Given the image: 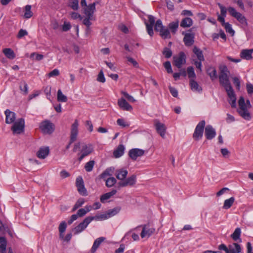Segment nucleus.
Here are the masks:
<instances>
[{
  "label": "nucleus",
  "instance_id": "obj_64",
  "mask_svg": "<svg viewBox=\"0 0 253 253\" xmlns=\"http://www.w3.org/2000/svg\"><path fill=\"white\" fill-rule=\"evenodd\" d=\"M246 86L248 93L249 94L253 93V84L251 83H247Z\"/></svg>",
  "mask_w": 253,
  "mask_h": 253
},
{
  "label": "nucleus",
  "instance_id": "obj_20",
  "mask_svg": "<svg viewBox=\"0 0 253 253\" xmlns=\"http://www.w3.org/2000/svg\"><path fill=\"white\" fill-rule=\"evenodd\" d=\"M226 91L229 98V102L231 107L233 108L236 107V98L232 87L230 89L226 90Z\"/></svg>",
  "mask_w": 253,
  "mask_h": 253
},
{
  "label": "nucleus",
  "instance_id": "obj_3",
  "mask_svg": "<svg viewBox=\"0 0 253 253\" xmlns=\"http://www.w3.org/2000/svg\"><path fill=\"white\" fill-rule=\"evenodd\" d=\"M239 109L238 112L240 115L244 119L249 121L251 119V115L248 110L249 109L246 104L245 99L243 97H240L239 101Z\"/></svg>",
  "mask_w": 253,
  "mask_h": 253
},
{
  "label": "nucleus",
  "instance_id": "obj_45",
  "mask_svg": "<svg viewBox=\"0 0 253 253\" xmlns=\"http://www.w3.org/2000/svg\"><path fill=\"white\" fill-rule=\"evenodd\" d=\"M94 20V17H91L89 18V16H86V17L83 20V24L86 26V30H89L90 26L91 25L90 20Z\"/></svg>",
  "mask_w": 253,
  "mask_h": 253
},
{
  "label": "nucleus",
  "instance_id": "obj_37",
  "mask_svg": "<svg viewBox=\"0 0 253 253\" xmlns=\"http://www.w3.org/2000/svg\"><path fill=\"white\" fill-rule=\"evenodd\" d=\"M6 241L4 237H0V253H6Z\"/></svg>",
  "mask_w": 253,
  "mask_h": 253
},
{
  "label": "nucleus",
  "instance_id": "obj_10",
  "mask_svg": "<svg viewBox=\"0 0 253 253\" xmlns=\"http://www.w3.org/2000/svg\"><path fill=\"white\" fill-rule=\"evenodd\" d=\"M173 64L177 68H180L185 63V56L183 52H181L177 55L174 56Z\"/></svg>",
  "mask_w": 253,
  "mask_h": 253
},
{
  "label": "nucleus",
  "instance_id": "obj_30",
  "mask_svg": "<svg viewBox=\"0 0 253 253\" xmlns=\"http://www.w3.org/2000/svg\"><path fill=\"white\" fill-rule=\"evenodd\" d=\"M193 24V20L189 17L183 18L180 22V26L183 28H188L191 27Z\"/></svg>",
  "mask_w": 253,
  "mask_h": 253
},
{
  "label": "nucleus",
  "instance_id": "obj_16",
  "mask_svg": "<svg viewBox=\"0 0 253 253\" xmlns=\"http://www.w3.org/2000/svg\"><path fill=\"white\" fill-rule=\"evenodd\" d=\"M155 17L152 15L148 16V23L145 22L147 31L148 34L150 36H152L154 34L153 27L155 23Z\"/></svg>",
  "mask_w": 253,
  "mask_h": 253
},
{
  "label": "nucleus",
  "instance_id": "obj_12",
  "mask_svg": "<svg viewBox=\"0 0 253 253\" xmlns=\"http://www.w3.org/2000/svg\"><path fill=\"white\" fill-rule=\"evenodd\" d=\"M145 153V151L138 148H133L129 150L128 155L133 160H136L138 157L143 156Z\"/></svg>",
  "mask_w": 253,
  "mask_h": 253
},
{
  "label": "nucleus",
  "instance_id": "obj_34",
  "mask_svg": "<svg viewBox=\"0 0 253 253\" xmlns=\"http://www.w3.org/2000/svg\"><path fill=\"white\" fill-rule=\"evenodd\" d=\"M160 35L163 39H169L170 38V34L169 30L166 27H164L161 30L159 31Z\"/></svg>",
  "mask_w": 253,
  "mask_h": 253
},
{
  "label": "nucleus",
  "instance_id": "obj_22",
  "mask_svg": "<svg viewBox=\"0 0 253 253\" xmlns=\"http://www.w3.org/2000/svg\"><path fill=\"white\" fill-rule=\"evenodd\" d=\"M253 53V49H243L240 53V57L247 60H251L253 57L252 54Z\"/></svg>",
  "mask_w": 253,
  "mask_h": 253
},
{
  "label": "nucleus",
  "instance_id": "obj_58",
  "mask_svg": "<svg viewBox=\"0 0 253 253\" xmlns=\"http://www.w3.org/2000/svg\"><path fill=\"white\" fill-rule=\"evenodd\" d=\"M217 4L220 9V15L223 16H226L227 9L226 8L225 6L222 5L221 4L218 3Z\"/></svg>",
  "mask_w": 253,
  "mask_h": 253
},
{
  "label": "nucleus",
  "instance_id": "obj_5",
  "mask_svg": "<svg viewBox=\"0 0 253 253\" xmlns=\"http://www.w3.org/2000/svg\"><path fill=\"white\" fill-rule=\"evenodd\" d=\"M228 11L229 14L235 18L241 24L244 26H247L248 23L246 17L240 12H237L234 8L229 7Z\"/></svg>",
  "mask_w": 253,
  "mask_h": 253
},
{
  "label": "nucleus",
  "instance_id": "obj_48",
  "mask_svg": "<svg viewBox=\"0 0 253 253\" xmlns=\"http://www.w3.org/2000/svg\"><path fill=\"white\" fill-rule=\"evenodd\" d=\"M111 170L110 169H107L103 172L100 175V178L103 179L104 180L107 178V177L111 176L112 174L110 173Z\"/></svg>",
  "mask_w": 253,
  "mask_h": 253
},
{
  "label": "nucleus",
  "instance_id": "obj_41",
  "mask_svg": "<svg viewBox=\"0 0 253 253\" xmlns=\"http://www.w3.org/2000/svg\"><path fill=\"white\" fill-rule=\"evenodd\" d=\"M31 6L27 5L25 7V13L24 16L25 18H30L33 16V12L31 11Z\"/></svg>",
  "mask_w": 253,
  "mask_h": 253
},
{
  "label": "nucleus",
  "instance_id": "obj_14",
  "mask_svg": "<svg viewBox=\"0 0 253 253\" xmlns=\"http://www.w3.org/2000/svg\"><path fill=\"white\" fill-rule=\"evenodd\" d=\"M78 126L79 124L78 121L75 120L71 126L70 135L71 143H73L77 139V137L78 134Z\"/></svg>",
  "mask_w": 253,
  "mask_h": 253
},
{
  "label": "nucleus",
  "instance_id": "obj_27",
  "mask_svg": "<svg viewBox=\"0 0 253 253\" xmlns=\"http://www.w3.org/2000/svg\"><path fill=\"white\" fill-rule=\"evenodd\" d=\"M117 193V190L115 189L112 190L111 192L106 193L104 194H103L100 197V201L104 203L106 202V201L110 199L112 196L114 195Z\"/></svg>",
  "mask_w": 253,
  "mask_h": 253
},
{
  "label": "nucleus",
  "instance_id": "obj_62",
  "mask_svg": "<svg viewBox=\"0 0 253 253\" xmlns=\"http://www.w3.org/2000/svg\"><path fill=\"white\" fill-rule=\"evenodd\" d=\"M169 89L170 92L171 93V94H172V95L173 97H176L177 96L178 92H177V90L175 88H173V87H171V86H169Z\"/></svg>",
  "mask_w": 253,
  "mask_h": 253
},
{
  "label": "nucleus",
  "instance_id": "obj_55",
  "mask_svg": "<svg viewBox=\"0 0 253 253\" xmlns=\"http://www.w3.org/2000/svg\"><path fill=\"white\" fill-rule=\"evenodd\" d=\"M226 30L227 32L229 33L232 35L234 34V31L232 29L231 25L229 23H225L224 25H223Z\"/></svg>",
  "mask_w": 253,
  "mask_h": 253
},
{
  "label": "nucleus",
  "instance_id": "obj_52",
  "mask_svg": "<svg viewBox=\"0 0 253 253\" xmlns=\"http://www.w3.org/2000/svg\"><path fill=\"white\" fill-rule=\"evenodd\" d=\"M121 94L124 95V96L127 99L128 101L131 102H134L136 101V100L130 95L128 94L127 92L125 91H121Z\"/></svg>",
  "mask_w": 253,
  "mask_h": 253
},
{
  "label": "nucleus",
  "instance_id": "obj_44",
  "mask_svg": "<svg viewBox=\"0 0 253 253\" xmlns=\"http://www.w3.org/2000/svg\"><path fill=\"white\" fill-rule=\"evenodd\" d=\"M105 181L106 185L108 187L113 186L117 182L116 179L113 177L107 178Z\"/></svg>",
  "mask_w": 253,
  "mask_h": 253
},
{
  "label": "nucleus",
  "instance_id": "obj_54",
  "mask_svg": "<svg viewBox=\"0 0 253 253\" xmlns=\"http://www.w3.org/2000/svg\"><path fill=\"white\" fill-rule=\"evenodd\" d=\"M161 20H158L155 25V30L159 32L164 27Z\"/></svg>",
  "mask_w": 253,
  "mask_h": 253
},
{
  "label": "nucleus",
  "instance_id": "obj_15",
  "mask_svg": "<svg viewBox=\"0 0 253 253\" xmlns=\"http://www.w3.org/2000/svg\"><path fill=\"white\" fill-rule=\"evenodd\" d=\"M95 2L88 4L85 7L83 8L84 13L86 16H89V18L94 17L93 13L95 11Z\"/></svg>",
  "mask_w": 253,
  "mask_h": 253
},
{
  "label": "nucleus",
  "instance_id": "obj_53",
  "mask_svg": "<svg viewBox=\"0 0 253 253\" xmlns=\"http://www.w3.org/2000/svg\"><path fill=\"white\" fill-rule=\"evenodd\" d=\"M70 6L74 10H77L79 8V1L78 0H71Z\"/></svg>",
  "mask_w": 253,
  "mask_h": 253
},
{
  "label": "nucleus",
  "instance_id": "obj_56",
  "mask_svg": "<svg viewBox=\"0 0 253 253\" xmlns=\"http://www.w3.org/2000/svg\"><path fill=\"white\" fill-rule=\"evenodd\" d=\"M163 53L165 55V56L167 58L170 57L172 55V52L171 50L167 47L165 48L163 52Z\"/></svg>",
  "mask_w": 253,
  "mask_h": 253
},
{
  "label": "nucleus",
  "instance_id": "obj_46",
  "mask_svg": "<svg viewBox=\"0 0 253 253\" xmlns=\"http://www.w3.org/2000/svg\"><path fill=\"white\" fill-rule=\"evenodd\" d=\"M121 210L119 207H116L113 209L110 210L108 211L107 214L109 215V218L117 214Z\"/></svg>",
  "mask_w": 253,
  "mask_h": 253
},
{
  "label": "nucleus",
  "instance_id": "obj_39",
  "mask_svg": "<svg viewBox=\"0 0 253 253\" xmlns=\"http://www.w3.org/2000/svg\"><path fill=\"white\" fill-rule=\"evenodd\" d=\"M20 90L23 92L24 95H27L28 93V84L24 81H22L20 83L19 85Z\"/></svg>",
  "mask_w": 253,
  "mask_h": 253
},
{
  "label": "nucleus",
  "instance_id": "obj_51",
  "mask_svg": "<svg viewBox=\"0 0 253 253\" xmlns=\"http://www.w3.org/2000/svg\"><path fill=\"white\" fill-rule=\"evenodd\" d=\"M84 203V200L83 198H80L79 199L75 205H74L73 208V211H75L78 208L81 207Z\"/></svg>",
  "mask_w": 253,
  "mask_h": 253
},
{
  "label": "nucleus",
  "instance_id": "obj_24",
  "mask_svg": "<svg viewBox=\"0 0 253 253\" xmlns=\"http://www.w3.org/2000/svg\"><path fill=\"white\" fill-rule=\"evenodd\" d=\"M194 35L191 33H186L184 35L183 41L186 46L192 45L194 42Z\"/></svg>",
  "mask_w": 253,
  "mask_h": 253
},
{
  "label": "nucleus",
  "instance_id": "obj_36",
  "mask_svg": "<svg viewBox=\"0 0 253 253\" xmlns=\"http://www.w3.org/2000/svg\"><path fill=\"white\" fill-rule=\"evenodd\" d=\"M66 227L67 225L65 221H62L60 223L58 229L59 231V237L61 239H63L64 238L63 233L65 231Z\"/></svg>",
  "mask_w": 253,
  "mask_h": 253
},
{
  "label": "nucleus",
  "instance_id": "obj_21",
  "mask_svg": "<svg viewBox=\"0 0 253 253\" xmlns=\"http://www.w3.org/2000/svg\"><path fill=\"white\" fill-rule=\"evenodd\" d=\"M155 126L157 132L162 138H164L166 130L165 125L159 122H157L155 124Z\"/></svg>",
  "mask_w": 253,
  "mask_h": 253
},
{
  "label": "nucleus",
  "instance_id": "obj_8",
  "mask_svg": "<svg viewBox=\"0 0 253 253\" xmlns=\"http://www.w3.org/2000/svg\"><path fill=\"white\" fill-rule=\"evenodd\" d=\"M40 128L44 134H51L54 130V125L49 121H44L42 122Z\"/></svg>",
  "mask_w": 253,
  "mask_h": 253
},
{
  "label": "nucleus",
  "instance_id": "obj_40",
  "mask_svg": "<svg viewBox=\"0 0 253 253\" xmlns=\"http://www.w3.org/2000/svg\"><path fill=\"white\" fill-rule=\"evenodd\" d=\"M179 25V22L178 20L170 23L169 24V28L171 30L172 34H174L177 30Z\"/></svg>",
  "mask_w": 253,
  "mask_h": 253
},
{
  "label": "nucleus",
  "instance_id": "obj_28",
  "mask_svg": "<svg viewBox=\"0 0 253 253\" xmlns=\"http://www.w3.org/2000/svg\"><path fill=\"white\" fill-rule=\"evenodd\" d=\"M191 89L194 91L201 92L202 90L201 86H200L197 82L193 79H191L189 82Z\"/></svg>",
  "mask_w": 253,
  "mask_h": 253
},
{
  "label": "nucleus",
  "instance_id": "obj_1",
  "mask_svg": "<svg viewBox=\"0 0 253 253\" xmlns=\"http://www.w3.org/2000/svg\"><path fill=\"white\" fill-rule=\"evenodd\" d=\"M128 174V171L125 169H117L115 171V175L118 180H121L119 184L121 187L132 186L136 183V176L133 174L127 178L125 179Z\"/></svg>",
  "mask_w": 253,
  "mask_h": 253
},
{
  "label": "nucleus",
  "instance_id": "obj_38",
  "mask_svg": "<svg viewBox=\"0 0 253 253\" xmlns=\"http://www.w3.org/2000/svg\"><path fill=\"white\" fill-rule=\"evenodd\" d=\"M234 201L235 198L233 197L230 198L228 199L225 200L224 202L223 208L226 210L229 209L232 206Z\"/></svg>",
  "mask_w": 253,
  "mask_h": 253
},
{
  "label": "nucleus",
  "instance_id": "obj_13",
  "mask_svg": "<svg viewBox=\"0 0 253 253\" xmlns=\"http://www.w3.org/2000/svg\"><path fill=\"white\" fill-rule=\"evenodd\" d=\"M141 226L142 227V230L140 233V236L142 238H149L155 232L154 228H149L147 225L145 224Z\"/></svg>",
  "mask_w": 253,
  "mask_h": 253
},
{
  "label": "nucleus",
  "instance_id": "obj_61",
  "mask_svg": "<svg viewBox=\"0 0 253 253\" xmlns=\"http://www.w3.org/2000/svg\"><path fill=\"white\" fill-rule=\"evenodd\" d=\"M59 75V71L57 69H55L51 72L48 73V76L49 77H52L54 76H57Z\"/></svg>",
  "mask_w": 253,
  "mask_h": 253
},
{
  "label": "nucleus",
  "instance_id": "obj_7",
  "mask_svg": "<svg viewBox=\"0 0 253 253\" xmlns=\"http://www.w3.org/2000/svg\"><path fill=\"white\" fill-rule=\"evenodd\" d=\"M93 217H86L83 222H81L78 226L73 230L74 234H78L84 230L87 225L93 220Z\"/></svg>",
  "mask_w": 253,
  "mask_h": 253
},
{
  "label": "nucleus",
  "instance_id": "obj_18",
  "mask_svg": "<svg viewBox=\"0 0 253 253\" xmlns=\"http://www.w3.org/2000/svg\"><path fill=\"white\" fill-rule=\"evenodd\" d=\"M49 153V149L48 147H42L39 149L37 152V157L41 159H45Z\"/></svg>",
  "mask_w": 253,
  "mask_h": 253
},
{
  "label": "nucleus",
  "instance_id": "obj_11",
  "mask_svg": "<svg viewBox=\"0 0 253 253\" xmlns=\"http://www.w3.org/2000/svg\"><path fill=\"white\" fill-rule=\"evenodd\" d=\"M76 186L79 193L83 196H86L87 192L84 186V182L82 177L79 176L76 179Z\"/></svg>",
  "mask_w": 253,
  "mask_h": 253
},
{
  "label": "nucleus",
  "instance_id": "obj_35",
  "mask_svg": "<svg viewBox=\"0 0 253 253\" xmlns=\"http://www.w3.org/2000/svg\"><path fill=\"white\" fill-rule=\"evenodd\" d=\"M3 53L9 59H13L15 57V55L13 51L9 48H4L3 50Z\"/></svg>",
  "mask_w": 253,
  "mask_h": 253
},
{
  "label": "nucleus",
  "instance_id": "obj_50",
  "mask_svg": "<svg viewBox=\"0 0 253 253\" xmlns=\"http://www.w3.org/2000/svg\"><path fill=\"white\" fill-rule=\"evenodd\" d=\"M89 217H93V220H105L109 218V215L107 214V213L105 214H100L99 215H96L95 216H89Z\"/></svg>",
  "mask_w": 253,
  "mask_h": 253
},
{
  "label": "nucleus",
  "instance_id": "obj_31",
  "mask_svg": "<svg viewBox=\"0 0 253 253\" xmlns=\"http://www.w3.org/2000/svg\"><path fill=\"white\" fill-rule=\"evenodd\" d=\"M207 73L209 75L211 80H214L217 78V72L215 68L209 67L207 69Z\"/></svg>",
  "mask_w": 253,
  "mask_h": 253
},
{
  "label": "nucleus",
  "instance_id": "obj_43",
  "mask_svg": "<svg viewBox=\"0 0 253 253\" xmlns=\"http://www.w3.org/2000/svg\"><path fill=\"white\" fill-rule=\"evenodd\" d=\"M187 72L188 78H190V80H194L196 78V76L193 67L191 66L188 67L187 69Z\"/></svg>",
  "mask_w": 253,
  "mask_h": 253
},
{
  "label": "nucleus",
  "instance_id": "obj_26",
  "mask_svg": "<svg viewBox=\"0 0 253 253\" xmlns=\"http://www.w3.org/2000/svg\"><path fill=\"white\" fill-rule=\"evenodd\" d=\"M125 149L123 145L120 144L117 149L114 150L113 152L114 156L116 158L121 157L124 153Z\"/></svg>",
  "mask_w": 253,
  "mask_h": 253
},
{
  "label": "nucleus",
  "instance_id": "obj_4",
  "mask_svg": "<svg viewBox=\"0 0 253 253\" xmlns=\"http://www.w3.org/2000/svg\"><path fill=\"white\" fill-rule=\"evenodd\" d=\"M24 120L23 118H20L14 123L11 129L14 134H19L24 132Z\"/></svg>",
  "mask_w": 253,
  "mask_h": 253
},
{
  "label": "nucleus",
  "instance_id": "obj_33",
  "mask_svg": "<svg viewBox=\"0 0 253 253\" xmlns=\"http://www.w3.org/2000/svg\"><path fill=\"white\" fill-rule=\"evenodd\" d=\"M241 234V230L240 228H237L234 233L231 235V237L233 239V240L235 241L239 240V242H241L242 240L240 238V236Z\"/></svg>",
  "mask_w": 253,
  "mask_h": 253
},
{
  "label": "nucleus",
  "instance_id": "obj_47",
  "mask_svg": "<svg viewBox=\"0 0 253 253\" xmlns=\"http://www.w3.org/2000/svg\"><path fill=\"white\" fill-rule=\"evenodd\" d=\"M94 161H90L87 163H86L84 168L86 171L89 172L91 171L94 165Z\"/></svg>",
  "mask_w": 253,
  "mask_h": 253
},
{
  "label": "nucleus",
  "instance_id": "obj_25",
  "mask_svg": "<svg viewBox=\"0 0 253 253\" xmlns=\"http://www.w3.org/2000/svg\"><path fill=\"white\" fill-rule=\"evenodd\" d=\"M105 240V238L104 237H99L96 239L93 244V246L90 250V252L91 253H94L97 248L99 247L100 244Z\"/></svg>",
  "mask_w": 253,
  "mask_h": 253
},
{
  "label": "nucleus",
  "instance_id": "obj_6",
  "mask_svg": "<svg viewBox=\"0 0 253 253\" xmlns=\"http://www.w3.org/2000/svg\"><path fill=\"white\" fill-rule=\"evenodd\" d=\"M205 124V121H201L197 125L193 134V137L195 140L197 141L202 138Z\"/></svg>",
  "mask_w": 253,
  "mask_h": 253
},
{
  "label": "nucleus",
  "instance_id": "obj_63",
  "mask_svg": "<svg viewBox=\"0 0 253 253\" xmlns=\"http://www.w3.org/2000/svg\"><path fill=\"white\" fill-rule=\"evenodd\" d=\"M27 34L28 33L26 30L23 29H20L17 35V38L20 39L24 36L27 35Z\"/></svg>",
  "mask_w": 253,
  "mask_h": 253
},
{
  "label": "nucleus",
  "instance_id": "obj_2",
  "mask_svg": "<svg viewBox=\"0 0 253 253\" xmlns=\"http://www.w3.org/2000/svg\"><path fill=\"white\" fill-rule=\"evenodd\" d=\"M228 74L229 71L226 66H222L220 67L219 82L224 86L225 90L230 89L232 87L229 82Z\"/></svg>",
  "mask_w": 253,
  "mask_h": 253
},
{
  "label": "nucleus",
  "instance_id": "obj_17",
  "mask_svg": "<svg viewBox=\"0 0 253 253\" xmlns=\"http://www.w3.org/2000/svg\"><path fill=\"white\" fill-rule=\"evenodd\" d=\"M118 104L120 108L124 110L130 111L132 110V106L129 105L123 97L118 99Z\"/></svg>",
  "mask_w": 253,
  "mask_h": 253
},
{
  "label": "nucleus",
  "instance_id": "obj_23",
  "mask_svg": "<svg viewBox=\"0 0 253 253\" xmlns=\"http://www.w3.org/2000/svg\"><path fill=\"white\" fill-rule=\"evenodd\" d=\"M5 114L6 116L5 122L6 124H10L14 123L16 117L15 114L14 112L7 109L5 111Z\"/></svg>",
  "mask_w": 253,
  "mask_h": 253
},
{
  "label": "nucleus",
  "instance_id": "obj_59",
  "mask_svg": "<svg viewBox=\"0 0 253 253\" xmlns=\"http://www.w3.org/2000/svg\"><path fill=\"white\" fill-rule=\"evenodd\" d=\"M117 124L120 126H121L122 127H126V126H128V124H127L124 119H118L117 121Z\"/></svg>",
  "mask_w": 253,
  "mask_h": 253
},
{
  "label": "nucleus",
  "instance_id": "obj_19",
  "mask_svg": "<svg viewBox=\"0 0 253 253\" xmlns=\"http://www.w3.org/2000/svg\"><path fill=\"white\" fill-rule=\"evenodd\" d=\"M216 135L215 129L210 125H208L205 128V136L208 139L213 138Z\"/></svg>",
  "mask_w": 253,
  "mask_h": 253
},
{
  "label": "nucleus",
  "instance_id": "obj_32",
  "mask_svg": "<svg viewBox=\"0 0 253 253\" xmlns=\"http://www.w3.org/2000/svg\"><path fill=\"white\" fill-rule=\"evenodd\" d=\"M193 52L196 55L198 60L200 61H204V57L202 51L196 46H194L193 49Z\"/></svg>",
  "mask_w": 253,
  "mask_h": 253
},
{
  "label": "nucleus",
  "instance_id": "obj_49",
  "mask_svg": "<svg viewBox=\"0 0 253 253\" xmlns=\"http://www.w3.org/2000/svg\"><path fill=\"white\" fill-rule=\"evenodd\" d=\"M30 58L35 59L37 61H40L43 58V55L36 52H34L31 54Z\"/></svg>",
  "mask_w": 253,
  "mask_h": 253
},
{
  "label": "nucleus",
  "instance_id": "obj_29",
  "mask_svg": "<svg viewBox=\"0 0 253 253\" xmlns=\"http://www.w3.org/2000/svg\"><path fill=\"white\" fill-rule=\"evenodd\" d=\"M242 251L240 245L237 243H233L229 245V253H240Z\"/></svg>",
  "mask_w": 253,
  "mask_h": 253
},
{
  "label": "nucleus",
  "instance_id": "obj_60",
  "mask_svg": "<svg viewBox=\"0 0 253 253\" xmlns=\"http://www.w3.org/2000/svg\"><path fill=\"white\" fill-rule=\"evenodd\" d=\"M164 67L167 70L168 73H171L172 72V70L171 67L170 62L167 61L164 63Z\"/></svg>",
  "mask_w": 253,
  "mask_h": 253
},
{
  "label": "nucleus",
  "instance_id": "obj_57",
  "mask_svg": "<svg viewBox=\"0 0 253 253\" xmlns=\"http://www.w3.org/2000/svg\"><path fill=\"white\" fill-rule=\"evenodd\" d=\"M97 80L101 83H104L105 82V78L104 77L103 71L101 70L98 75Z\"/></svg>",
  "mask_w": 253,
  "mask_h": 253
},
{
  "label": "nucleus",
  "instance_id": "obj_42",
  "mask_svg": "<svg viewBox=\"0 0 253 253\" xmlns=\"http://www.w3.org/2000/svg\"><path fill=\"white\" fill-rule=\"evenodd\" d=\"M57 100L62 102H66L67 101V96L62 93L60 89H59L57 92Z\"/></svg>",
  "mask_w": 253,
  "mask_h": 253
},
{
  "label": "nucleus",
  "instance_id": "obj_9",
  "mask_svg": "<svg viewBox=\"0 0 253 253\" xmlns=\"http://www.w3.org/2000/svg\"><path fill=\"white\" fill-rule=\"evenodd\" d=\"M93 149V147L91 144H82L81 153L79 154V155H80L79 160L82 161L84 157L91 153Z\"/></svg>",
  "mask_w": 253,
  "mask_h": 253
}]
</instances>
